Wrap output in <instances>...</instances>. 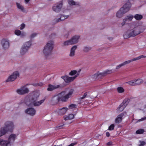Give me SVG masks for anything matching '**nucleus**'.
Wrapping results in <instances>:
<instances>
[{
	"mask_svg": "<svg viewBox=\"0 0 146 146\" xmlns=\"http://www.w3.org/2000/svg\"><path fill=\"white\" fill-rule=\"evenodd\" d=\"M39 94L37 92H34L31 94L26 96L24 99L25 104L28 106H30L33 105L34 106L40 105L44 101V99L36 102L39 96Z\"/></svg>",
	"mask_w": 146,
	"mask_h": 146,
	"instance_id": "obj_1",
	"label": "nucleus"
},
{
	"mask_svg": "<svg viewBox=\"0 0 146 146\" xmlns=\"http://www.w3.org/2000/svg\"><path fill=\"white\" fill-rule=\"evenodd\" d=\"M145 29L144 26L139 25V23H136L133 29L129 30L123 35V37L126 39L131 37H134L143 33Z\"/></svg>",
	"mask_w": 146,
	"mask_h": 146,
	"instance_id": "obj_2",
	"label": "nucleus"
},
{
	"mask_svg": "<svg viewBox=\"0 0 146 146\" xmlns=\"http://www.w3.org/2000/svg\"><path fill=\"white\" fill-rule=\"evenodd\" d=\"M54 43L52 41H49L44 48L43 52L46 59H49L51 56L52 51L54 48Z\"/></svg>",
	"mask_w": 146,
	"mask_h": 146,
	"instance_id": "obj_3",
	"label": "nucleus"
},
{
	"mask_svg": "<svg viewBox=\"0 0 146 146\" xmlns=\"http://www.w3.org/2000/svg\"><path fill=\"white\" fill-rule=\"evenodd\" d=\"M5 127L0 129V137L6 134L8 131L12 132L14 125L11 121H7L5 123Z\"/></svg>",
	"mask_w": 146,
	"mask_h": 146,
	"instance_id": "obj_4",
	"label": "nucleus"
},
{
	"mask_svg": "<svg viewBox=\"0 0 146 146\" xmlns=\"http://www.w3.org/2000/svg\"><path fill=\"white\" fill-rule=\"evenodd\" d=\"M131 7V4L129 2L125 4L117 12L116 15L117 17L118 18L122 17L124 14L129 11Z\"/></svg>",
	"mask_w": 146,
	"mask_h": 146,
	"instance_id": "obj_5",
	"label": "nucleus"
},
{
	"mask_svg": "<svg viewBox=\"0 0 146 146\" xmlns=\"http://www.w3.org/2000/svg\"><path fill=\"white\" fill-rule=\"evenodd\" d=\"M16 138V135L15 134H11L8 139V141L3 140L0 139V145L3 146H7V145L13 142Z\"/></svg>",
	"mask_w": 146,
	"mask_h": 146,
	"instance_id": "obj_6",
	"label": "nucleus"
},
{
	"mask_svg": "<svg viewBox=\"0 0 146 146\" xmlns=\"http://www.w3.org/2000/svg\"><path fill=\"white\" fill-rule=\"evenodd\" d=\"M73 92L74 90L71 89L70 90L68 93L64 96H62L60 98L59 97H57L56 99V102H58L60 101H61L63 102H66L68 98L71 97L73 94Z\"/></svg>",
	"mask_w": 146,
	"mask_h": 146,
	"instance_id": "obj_7",
	"label": "nucleus"
},
{
	"mask_svg": "<svg viewBox=\"0 0 146 146\" xmlns=\"http://www.w3.org/2000/svg\"><path fill=\"white\" fill-rule=\"evenodd\" d=\"M80 38L79 36H74L69 40H67L64 43V45H68L76 43L78 42Z\"/></svg>",
	"mask_w": 146,
	"mask_h": 146,
	"instance_id": "obj_8",
	"label": "nucleus"
},
{
	"mask_svg": "<svg viewBox=\"0 0 146 146\" xmlns=\"http://www.w3.org/2000/svg\"><path fill=\"white\" fill-rule=\"evenodd\" d=\"M32 41H29L26 42L22 47L20 50V53L22 55L24 54L28 50L29 48L31 45Z\"/></svg>",
	"mask_w": 146,
	"mask_h": 146,
	"instance_id": "obj_9",
	"label": "nucleus"
},
{
	"mask_svg": "<svg viewBox=\"0 0 146 146\" xmlns=\"http://www.w3.org/2000/svg\"><path fill=\"white\" fill-rule=\"evenodd\" d=\"M128 100V98H125L124 100L122 103L119 106L117 109V112L119 113L122 111L127 105Z\"/></svg>",
	"mask_w": 146,
	"mask_h": 146,
	"instance_id": "obj_10",
	"label": "nucleus"
},
{
	"mask_svg": "<svg viewBox=\"0 0 146 146\" xmlns=\"http://www.w3.org/2000/svg\"><path fill=\"white\" fill-rule=\"evenodd\" d=\"M16 92L19 95H23L29 92V90L25 86H24L21 87L20 89H17Z\"/></svg>",
	"mask_w": 146,
	"mask_h": 146,
	"instance_id": "obj_11",
	"label": "nucleus"
},
{
	"mask_svg": "<svg viewBox=\"0 0 146 146\" xmlns=\"http://www.w3.org/2000/svg\"><path fill=\"white\" fill-rule=\"evenodd\" d=\"M19 74L18 71H15L14 72L13 74L10 76L6 80V82H9L10 81H14L17 78V76H19Z\"/></svg>",
	"mask_w": 146,
	"mask_h": 146,
	"instance_id": "obj_12",
	"label": "nucleus"
},
{
	"mask_svg": "<svg viewBox=\"0 0 146 146\" xmlns=\"http://www.w3.org/2000/svg\"><path fill=\"white\" fill-rule=\"evenodd\" d=\"M127 115V113L124 112L122 113L119 114L115 120V122L117 123H120L122 120V118L123 117H125Z\"/></svg>",
	"mask_w": 146,
	"mask_h": 146,
	"instance_id": "obj_13",
	"label": "nucleus"
},
{
	"mask_svg": "<svg viewBox=\"0 0 146 146\" xmlns=\"http://www.w3.org/2000/svg\"><path fill=\"white\" fill-rule=\"evenodd\" d=\"M78 76V75H76L72 77H69L68 76H63L61 77L65 82L66 83H69L73 81Z\"/></svg>",
	"mask_w": 146,
	"mask_h": 146,
	"instance_id": "obj_14",
	"label": "nucleus"
},
{
	"mask_svg": "<svg viewBox=\"0 0 146 146\" xmlns=\"http://www.w3.org/2000/svg\"><path fill=\"white\" fill-rule=\"evenodd\" d=\"M112 72V70H106L103 72L101 73L98 72V78H97V80H99L102 77L106 76L107 74H111Z\"/></svg>",
	"mask_w": 146,
	"mask_h": 146,
	"instance_id": "obj_15",
	"label": "nucleus"
},
{
	"mask_svg": "<svg viewBox=\"0 0 146 146\" xmlns=\"http://www.w3.org/2000/svg\"><path fill=\"white\" fill-rule=\"evenodd\" d=\"M146 57V56H145L143 55H141L140 56H139L135 58H133L132 59H131L130 60H128L126 61H125L122 63L123 65H125L126 64H129L131 62H132L133 61H136L137 60H139L141 58H144Z\"/></svg>",
	"mask_w": 146,
	"mask_h": 146,
	"instance_id": "obj_16",
	"label": "nucleus"
},
{
	"mask_svg": "<svg viewBox=\"0 0 146 146\" xmlns=\"http://www.w3.org/2000/svg\"><path fill=\"white\" fill-rule=\"evenodd\" d=\"M25 113L31 115H34L36 113V110L33 108H29L26 109L25 111Z\"/></svg>",
	"mask_w": 146,
	"mask_h": 146,
	"instance_id": "obj_17",
	"label": "nucleus"
},
{
	"mask_svg": "<svg viewBox=\"0 0 146 146\" xmlns=\"http://www.w3.org/2000/svg\"><path fill=\"white\" fill-rule=\"evenodd\" d=\"M1 43L3 48L4 49L7 48L9 47V43L7 39H3L1 41Z\"/></svg>",
	"mask_w": 146,
	"mask_h": 146,
	"instance_id": "obj_18",
	"label": "nucleus"
},
{
	"mask_svg": "<svg viewBox=\"0 0 146 146\" xmlns=\"http://www.w3.org/2000/svg\"><path fill=\"white\" fill-rule=\"evenodd\" d=\"M62 5V3L61 2L56 6H53L52 7L53 10L55 12H58L60 11Z\"/></svg>",
	"mask_w": 146,
	"mask_h": 146,
	"instance_id": "obj_19",
	"label": "nucleus"
},
{
	"mask_svg": "<svg viewBox=\"0 0 146 146\" xmlns=\"http://www.w3.org/2000/svg\"><path fill=\"white\" fill-rule=\"evenodd\" d=\"M68 110L66 107H64L61 109H59L57 111L58 115H63L66 113Z\"/></svg>",
	"mask_w": 146,
	"mask_h": 146,
	"instance_id": "obj_20",
	"label": "nucleus"
},
{
	"mask_svg": "<svg viewBox=\"0 0 146 146\" xmlns=\"http://www.w3.org/2000/svg\"><path fill=\"white\" fill-rule=\"evenodd\" d=\"M59 86H60L59 85H57L56 86L51 84H49L47 90L49 91H52L58 88Z\"/></svg>",
	"mask_w": 146,
	"mask_h": 146,
	"instance_id": "obj_21",
	"label": "nucleus"
},
{
	"mask_svg": "<svg viewBox=\"0 0 146 146\" xmlns=\"http://www.w3.org/2000/svg\"><path fill=\"white\" fill-rule=\"evenodd\" d=\"M77 48L76 46H73L71 48L70 50V56H73L74 55L75 51Z\"/></svg>",
	"mask_w": 146,
	"mask_h": 146,
	"instance_id": "obj_22",
	"label": "nucleus"
},
{
	"mask_svg": "<svg viewBox=\"0 0 146 146\" xmlns=\"http://www.w3.org/2000/svg\"><path fill=\"white\" fill-rule=\"evenodd\" d=\"M74 117V115L72 114H70L68 116H64V119L65 120H70L73 119Z\"/></svg>",
	"mask_w": 146,
	"mask_h": 146,
	"instance_id": "obj_23",
	"label": "nucleus"
},
{
	"mask_svg": "<svg viewBox=\"0 0 146 146\" xmlns=\"http://www.w3.org/2000/svg\"><path fill=\"white\" fill-rule=\"evenodd\" d=\"M60 17L56 19V22H57L63 21L65 19H66L68 17V16H64L62 15H60Z\"/></svg>",
	"mask_w": 146,
	"mask_h": 146,
	"instance_id": "obj_24",
	"label": "nucleus"
},
{
	"mask_svg": "<svg viewBox=\"0 0 146 146\" xmlns=\"http://www.w3.org/2000/svg\"><path fill=\"white\" fill-rule=\"evenodd\" d=\"M136 85H139L141 84L143 82V80L141 79H138L135 80Z\"/></svg>",
	"mask_w": 146,
	"mask_h": 146,
	"instance_id": "obj_25",
	"label": "nucleus"
},
{
	"mask_svg": "<svg viewBox=\"0 0 146 146\" xmlns=\"http://www.w3.org/2000/svg\"><path fill=\"white\" fill-rule=\"evenodd\" d=\"M134 18L137 20H139L143 18V16L141 15L136 14L134 16Z\"/></svg>",
	"mask_w": 146,
	"mask_h": 146,
	"instance_id": "obj_26",
	"label": "nucleus"
},
{
	"mask_svg": "<svg viewBox=\"0 0 146 146\" xmlns=\"http://www.w3.org/2000/svg\"><path fill=\"white\" fill-rule=\"evenodd\" d=\"M134 17L133 15H129L125 17V19H124V21L126 20L127 21V20L131 21Z\"/></svg>",
	"mask_w": 146,
	"mask_h": 146,
	"instance_id": "obj_27",
	"label": "nucleus"
},
{
	"mask_svg": "<svg viewBox=\"0 0 146 146\" xmlns=\"http://www.w3.org/2000/svg\"><path fill=\"white\" fill-rule=\"evenodd\" d=\"M126 83L131 86H135L136 85L135 80H133L131 81H129L127 82H126Z\"/></svg>",
	"mask_w": 146,
	"mask_h": 146,
	"instance_id": "obj_28",
	"label": "nucleus"
},
{
	"mask_svg": "<svg viewBox=\"0 0 146 146\" xmlns=\"http://www.w3.org/2000/svg\"><path fill=\"white\" fill-rule=\"evenodd\" d=\"M117 90L118 92L119 93H123L124 91V89L122 87H118L117 88Z\"/></svg>",
	"mask_w": 146,
	"mask_h": 146,
	"instance_id": "obj_29",
	"label": "nucleus"
},
{
	"mask_svg": "<svg viewBox=\"0 0 146 146\" xmlns=\"http://www.w3.org/2000/svg\"><path fill=\"white\" fill-rule=\"evenodd\" d=\"M16 5L17 6V7L18 8L21 10V11H24V8L20 4L17 3Z\"/></svg>",
	"mask_w": 146,
	"mask_h": 146,
	"instance_id": "obj_30",
	"label": "nucleus"
},
{
	"mask_svg": "<svg viewBox=\"0 0 146 146\" xmlns=\"http://www.w3.org/2000/svg\"><path fill=\"white\" fill-rule=\"evenodd\" d=\"M145 131L143 129H140L137 130L136 133L137 134H143Z\"/></svg>",
	"mask_w": 146,
	"mask_h": 146,
	"instance_id": "obj_31",
	"label": "nucleus"
},
{
	"mask_svg": "<svg viewBox=\"0 0 146 146\" xmlns=\"http://www.w3.org/2000/svg\"><path fill=\"white\" fill-rule=\"evenodd\" d=\"M68 3L69 5H76L75 2L73 0H68Z\"/></svg>",
	"mask_w": 146,
	"mask_h": 146,
	"instance_id": "obj_32",
	"label": "nucleus"
},
{
	"mask_svg": "<svg viewBox=\"0 0 146 146\" xmlns=\"http://www.w3.org/2000/svg\"><path fill=\"white\" fill-rule=\"evenodd\" d=\"M98 72L95 74L94 75H93L92 76V78L94 80H97V78H98Z\"/></svg>",
	"mask_w": 146,
	"mask_h": 146,
	"instance_id": "obj_33",
	"label": "nucleus"
},
{
	"mask_svg": "<svg viewBox=\"0 0 146 146\" xmlns=\"http://www.w3.org/2000/svg\"><path fill=\"white\" fill-rule=\"evenodd\" d=\"M77 72V71L76 70H73L71 71L69 73L70 75L71 76H73L74 75L76 74Z\"/></svg>",
	"mask_w": 146,
	"mask_h": 146,
	"instance_id": "obj_34",
	"label": "nucleus"
},
{
	"mask_svg": "<svg viewBox=\"0 0 146 146\" xmlns=\"http://www.w3.org/2000/svg\"><path fill=\"white\" fill-rule=\"evenodd\" d=\"M114 125L112 124L109 127L108 129L109 130H112L114 129Z\"/></svg>",
	"mask_w": 146,
	"mask_h": 146,
	"instance_id": "obj_35",
	"label": "nucleus"
},
{
	"mask_svg": "<svg viewBox=\"0 0 146 146\" xmlns=\"http://www.w3.org/2000/svg\"><path fill=\"white\" fill-rule=\"evenodd\" d=\"M21 32L19 30H16L15 31V34L17 35H19L21 34Z\"/></svg>",
	"mask_w": 146,
	"mask_h": 146,
	"instance_id": "obj_36",
	"label": "nucleus"
},
{
	"mask_svg": "<svg viewBox=\"0 0 146 146\" xmlns=\"http://www.w3.org/2000/svg\"><path fill=\"white\" fill-rule=\"evenodd\" d=\"M68 107L71 109L75 108L76 107V105L74 104H71L69 105Z\"/></svg>",
	"mask_w": 146,
	"mask_h": 146,
	"instance_id": "obj_37",
	"label": "nucleus"
},
{
	"mask_svg": "<svg viewBox=\"0 0 146 146\" xmlns=\"http://www.w3.org/2000/svg\"><path fill=\"white\" fill-rule=\"evenodd\" d=\"M87 94H88L87 92H85L84 94L83 95V96L82 97H81V98H80V99L81 100L84 99L87 96Z\"/></svg>",
	"mask_w": 146,
	"mask_h": 146,
	"instance_id": "obj_38",
	"label": "nucleus"
},
{
	"mask_svg": "<svg viewBox=\"0 0 146 146\" xmlns=\"http://www.w3.org/2000/svg\"><path fill=\"white\" fill-rule=\"evenodd\" d=\"M90 49H91V48L90 47H85L84 48V50L85 52H87Z\"/></svg>",
	"mask_w": 146,
	"mask_h": 146,
	"instance_id": "obj_39",
	"label": "nucleus"
},
{
	"mask_svg": "<svg viewBox=\"0 0 146 146\" xmlns=\"http://www.w3.org/2000/svg\"><path fill=\"white\" fill-rule=\"evenodd\" d=\"M25 25L23 24H22L21 26V27H20V29L21 30H22L25 27Z\"/></svg>",
	"mask_w": 146,
	"mask_h": 146,
	"instance_id": "obj_40",
	"label": "nucleus"
},
{
	"mask_svg": "<svg viewBox=\"0 0 146 146\" xmlns=\"http://www.w3.org/2000/svg\"><path fill=\"white\" fill-rule=\"evenodd\" d=\"M123 66V64L122 63L121 64H120L119 65L117 66L116 67V69H118L120 67H121L122 66Z\"/></svg>",
	"mask_w": 146,
	"mask_h": 146,
	"instance_id": "obj_41",
	"label": "nucleus"
},
{
	"mask_svg": "<svg viewBox=\"0 0 146 146\" xmlns=\"http://www.w3.org/2000/svg\"><path fill=\"white\" fill-rule=\"evenodd\" d=\"M37 35V34L36 33H34L33 34H32L31 36V38H33L35 37Z\"/></svg>",
	"mask_w": 146,
	"mask_h": 146,
	"instance_id": "obj_42",
	"label": "nucleus"
},
{
	"mask_svg": "<svg viewBox=\"0 0 146 146\" xmlns=\"http://www.w3.org/2000/svg\"><path fill=\"white\" fill-rule=\"evenodd\" d=\"M64 125V124H63L62 125H60L56 127V128L58 129H60L62 128V127Z\"/></svg>",
	"mask_w": 146,
	"mask_h": 146,
	"instance_id": "obj_43",
	"label": "nucleus"
},
{
	"mask_svg": "<svg viewBox=\"0 0 146 146\" xmlns=\"http://www.w3.org/2000/svg\"><path fill=\"white\" fill-rule=\"evenodd\" d=\"M106 145L108 146H110L112 145V142L111 141H110L106 143Z\"/></svg>",
	"mask_w": 146,
	"mask_h": 146,
	"instance_id": "obj_44",
	"label": "nucleus"
},
{
	"mask_svg": "<svg viewBox=\"0 0 146 146\" xmlns=\"http://www.w3.org/2000/svg\"><path fill=\"white\" fill-rule=\"evenodd\" d=\"M36 85L38 86H42L43 85V84L42 82H40L37 84H36Z\"/></svg>",
	"mask_w": 146,
	"mask_h": 146,
	"instance_id": "obj_45",
	"label": "nucleus"
},
{
	"mask_svg": "<svg viewBox=\"0 0 146 146\" xmlns=\"http://www.w3.org/2000/svg\"><path fill=\"white\" fill-rule=\"evenodd\" d=\"M146 144V143L145 141H142L141 142V144L140 145L143 146L144 145H145Z\"/></svg>",
	"mask_w": 146,
	"mask_h": 146,
	"instance_id": "obj_46",
	"label": "nucleus"
},
{
	"mask_svg": "<svg viewBox=\"0 0 146 146\" xmlns=\"http://www.w3.org/2000/svg\"><path fill=\"white\" fill-rule=\"evenodd\" d=\"M77 144V143H72L69 145L68 146H74V145Z\"/></svg>",
	"mask_w": 146,
	"mask_h": 146,
	"instance_id": "obj_47",
	"label": "nucleus"
},
{
	"mask_svg": "<svg viewBox=\"0 0 146 146\" xmlns=\"http://www.w3.org/2000/svg\"><path fill=\"white\" fill-rule=\"evenodd\" d=\"M66 92L65 91H63L61 92L60 94V95H64L66 94Z\"/></svg>",
	"mask_w": 146,
	"mask_h": 146,
	"instance_id": "obj_48",
	"label": "nucleus"
},
{
	"mask_svg": "<svg viewBox=\"0 0 146 146\" xmlns=\"http://www.w3.org/2000/svg\"><path fill=\"white\" fill-rule=\"evenodd\" d=\"M145 119H146V117H145L143 118L140 119H139V121H143Z\"/></svg>",
	"mask_w": 146,
	"mask_h": 146,
	"instance_id": "obj_49",
	"label": "nucleus"
},
{
	"mask_svg": "<svg viewBox=\"0 0 146 146\" xmlns=\"http://www.w3.org/2000/svg\"><path fill=\"white\" fill-rule=\"evenodd\" d=\"M124 21V19L123 20V22L121 24L122 26H123V25H124L126 21V20H125Z\"/></svg>",
	"mask_w": 146,
	"mask_h": 146,
	"instance_id": "obj_50",
	"label": "nucleus"
},
{
	"mask_svg": "<svg viewBox=\"0 0 146 146\" xmlns=\"http://www.w3.org/2000/svg\"><path fill=\"white\" fill-rule=\"evenodd\" d=\"M56 36V35L55 34H52L51 35V38H55V37L53 36Z\"/></svg>",
	"mask_w": 146,
	"mask_h": 146,
	"instance_id": "obj_51",
	"label": "nucleus"
},
{
	"mask_svg": "<svg viewBox=\"0 0 146 146\" xmlns=\"http://www.w3.org/2000/svg\"><path fill=\"white\" fill-rule=\"evenodd\" d=\"M106 135L107 137H108L110 136V134L109 132H107L106 133Z\"/></svg>",
	"mask_w": 146,
	"mask_h": 146,
	"instance_id": "obj_52",
	"label": "nucleus"
},
{
	"mask_svg": "<svg viewBox=\"0 0 146 146\" xmlns=\"http://www.w3.org/2000/svg\"><path fill=\"white\" fill-rule=\"evenodd\" d=\"M30 0H25V1L26 3H27Z\"/></svg>",
	"mask_w": 146,
	"mask_h": 146,
	"instance_id": "obj_53",
	"label": "nucleus"
},
{
	"mask_svg": "<svg viewBox=\"0 0 146 146\" xmlns=\"http://www.w3.org/2000/svg\"><path fill=\"white\" fill-rule=\"evenodd\" d=\"M108 39L110 40H112L113 38H108Z\"/></svg>",
	"mask_w": 146,
	"mask_h": 146,
	"instance_id": "obj_54",
	"label": "nucleus"
},
{
	"mask_svg": "<svg viewBox=\"0 0 146 146\" xmlns=\"http://www.w3.org/2000/svg\"><path fill=\"white\" fill-rule=\"evenodd\" d=\"M54 146H61V145H55Z\"/></svg>",
	"mask_w": 146,
	"mask_h": 146,
	"instance_id": "obj_55",
	"label": "nucleus"
},
{
	"mask_svg": "<svg viewBox=\"0 0 146 146\" xmlns=\"http://www.w3.org/2000/svg\"><path fill=\"white\" fill-rule=\"evenodd\" d=\"M145 84H146V81L145 82Z\"/></svg>",
	"mask_w": 146,
	"mask_h": 146,
	"instance_id": "obj_56",
	"label": "nucleus"
},
{
	"mask_svg": "<svg viewBox=\"0 0 146 146\" xmlns=\"http://www.w3.org/2000/svg\"><path fill=\"white\" fill-rule=\"evenodd\" d=\"M55 97H54L53 98V99H54V98H55Z\"/></svg>",
	"mask_w": 146,
	"mask_h": 146,
	"instance_id": "obj_57",
	"label": "nucleus"
},
{
	"mask_svg": "<svg viewBox=\"0 0 146 146\" xmlns=\"http://www.w3.org/2000/svg\"><path fill=\"white\" fill-rule=\"evenodd\" d=\"M139 146H143L139 145Z\"/></svg>",
	"mask_w": 146,
	"mask_h": 146,
	"instance_id": "obj_58",
	"label": "nucleus"
}]
</instances>
